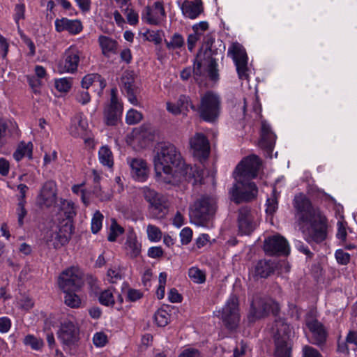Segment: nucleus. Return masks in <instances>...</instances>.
<instances>
[{
  "mask_svg": "<svg viewBox=\"0 0 357 357\" xmlns=\"http://www.w3.org/2000/svg\"><path fill=\"white\" fill-rule=\"evenodd\" d=\"M72 86V80L70 78H61L55 81V87L60 92L66 93L69 91Z\"/></svg>",
  "mask_w": 357,
  "mask_h": 357,
  "instance_id": "49",
  "label": "nucleus"
},
{
  "mask_svg": "<svg viewBox=\"0 0 357 357\" xmlns=\"http://www.w3.org/2000/svg\"><path fill=\"white\" fill-rule=\"evenodd\" d=\"M228 54L234 61L239 79H248V56L243 47L238 43H234L228 49Z\"/></svg>",
  "mask_w": 357,
  "mask_h": 357,
  "instance_id": "13",
  "label": "nucleus"
},
{
  "mask_svg": "<svg viewBox=\"0 0 357 357\" xmlns=\"http://www.w3.org/2000/svg\"><path fill=\"white\" fill-rule=\"evenodd\" d=\"M26 203L18 202L16 208V214L17 217V222L20 227L24 225V219L27 215V211L25 208Z\"/></svg>",
  "mask_w": 357,
  "mask_h": 357,
  "instance_id": "51",
  "label": "nucleus"
},
{
  "mask_svg": "<svg viewBox=\"0 0 357 357\" xmlns=\"http://www.w3.org/2000/svg\"><path fill=\"white\" fill-rule=\"evenodd\" d=\"M146 37L147 40L155 45H160L162 40L161 33L158 31H149L146 33Z\"/></svg>",
  "mask_w": 357,
  "mask_h": 357,
  "instance_id": "54",
  "label": "nucleus"
},
{
  "mask_svg": "<svg viewBox=\"0 0 357 357\" xmlns=\"http://www.w3.org/2000/svg\"><path fill=\"white\" fill-rule=\"evenodd\" d=\"M142 119V114L134 109H130L126 114V121L129 125L138 123Z\"/></svg>",
  "mask_w": 357,
  "mask_h": 357,
  "instance_id": "48",
  "label": "nucleus"
},
{
  "mask_svg": "<svg viewBox=\"0 0 357 357\" xmlns=\"http://www.w3.org/2000/svg\"><path fill=\"white\" fill-rule=\"evenodd\" d=\"M122 279L121 270L117 266H113L108 269L106 275V280L109 283L114 284Z\"/></svg>",
  "mask_w": 357,
  "mask_h": 357,
  "instance_id": "41",
  "label": "nucleus"
},
{
  "mask_svg": "<svg viewBox=\"0 0 357 357\" xmlns=\"http://www.w3.org/2000/svg\"><path fill=\"white\" fill-rule=\"evenodd\" d=\"M206 68L208 76L212 80H217L218 74L216 69L215 61L212 58L211 50L208 45L202 47L197 54L194 66V74L198 75L202 73V69Z\"/></svg>",
  "mask_w": 357,
  "mask_h": 357,
  "instance_id": "9",
  "label": "nucleus"
},
{
  "mask_svg": "<svg viewBox=\"0 0 357 357\" xmlns=\"http://www.w3.org/2000/svg\"><path fill=\"white\" fill-rule=\"evenodd\" d=\"M107 342V335L104 332H97L93 335V342L96 347H103Z\"/></svg>",
  "mask_w": 357,
  "mask_h": 357,
  "instance_id": "50",
  "label": "nucleus"
},
{
  "mask_svg": "<svg viewBox=\"0 0 357 357\" xmlns=\"http://www.w3.org/2000/svg\"><path fill=\"white\" fill-rule=\"evenodd\" d=\"M189 278L195 283L202 284L206 280L205 273L197 267H192L188 271Z\"/></svg>",
  "mask_w": 357,
  "mask_h": 357,
  "instance_id": "42",
  "label": "nucleus"
},
{
  "mask_svg": "<svg viewBox=\"0 0 357 357\" xmlns=\"http://www.w3.org/2000/svg\"><path fill=\"white\" fill-rule=\"evenodd\" d=\"M178 357H200L199 353L195 349H187L184 350Z\"/></svg>",
  "mask_w": 357,
  "mask_h": 357,
  "instance_id": "64",
  "label": "nucleus"
},
{
  "mask_svg": "<svg viewBox=\"0 0 357 357\" xmlns=\"http://www.w3.org/2000/svg\"><path fill=\"white\" fill-rule=\"evenodd\" d=\"M117 89L111 90L110 102L104 110V120L107 125L114 126L120 120L123 112V105L116 96Z\"/></svg>",
  "mask_w": 357,
  "mask_h": 357,
  "instance_id": "15",
  "label": "nucleus"
},
{
  "mask_svg": "<svg viewBox=\"0 0 357 357\" xmlns=\"http://www.w3.org/2000/svg\"><path fill=\"white\" fill-rule=\"evenodd\" d=\"M189 108L196 110V107L192 102L190 97L185 95H181L176 102L169 101L166 102V109L167 112L175 116L179 114L187 116Z\"/></svg>",
  "mask_w": 357,
  "mask_h": 357,
  "instance_id": "21",
  "label": "nucleus"
},
{
  "mask_svg": "<svg viewBox=\"0 0 357 357\" xmlns=\"http://www.w3.org/2000/svg\"><path fill=\"white\" fill-rule=\"evenodd\" d=\"M255 217L251 211L245 208H241L238 211V231L242 235H248L256 227Z\"/></svg>",
  "mask_w": 357,
  "mask_h": 357,
  "instance_id": "22",
  "label": "nucleus"
},
{
  "mask_svg": "<svg viewBox=\"0 0 357 357\" xmlns=\"http://www.w3.org/2000/svg\"><path fill=\"white\" fill-rule=\"evenodd\" d=\"M166 45L169 50H175L181 47L184 44V39L179 33H174L171 38L170 41H165Z\"/></svg>",
  "mask_w": 357,
  "mask_h": 357,
  "instance_id": "44",
  "label": "nucleus"
},
{
  "mask_svg": "<svg viewBox=\"0 0 357 357\" xmlns=\"http://www.w3.org/2000/svg\"><path fill=\"white\" fill-rule=\"evenodd\" d=\"M279 310V304L273 299L257 295L252 301L248 319L250 322H254L270 312L276 314Z\"/></svg>",
  "mask_w": 357,
  "mask_h": 357,
  "instance_id": "7",
  "label": "nucleus"
},
{
  "mask_svg": "<svg viewBox=\"0 0 357 357\" xmlns=\"http://www.w3.org/2000/svg\"><path fill=\"white\" fill-rule=\"evenodd\" d=\"M218 313L220 314V318L227 328H235L240 321L238 298L235 295H231Z\"/></svg>",
  "mask_w": 357,
  "mask_h": 357,
  "instance_id": "12",
  "label": "nucleus"
},
{
  "mask_svg": "<svg viewBox=\"0 0 357 357\" xmlns=\"http://www.w3.org/2000/svg\"><path fill=\"white\" fill-rule=\"evenodd\" d=\"M293 204L299 222L310 225L303 231L305 240L310 244L323 241L326 236V220L320 211L303 193L295 195Z\"/></svg>",
  "mask_w": 357,
  "mask_h": 357,
  "instance_id": "2",
  "label": "nucleus"
},
{
  "mask_svg": "<svg viewBox=\"0 0 357 357\" xmlns=\"http://www.w3.org/2000/svg\"><path fill=\"white\" fill-rule=\"evenodd\" d=\"M25 6L24 3H17L15 7L14 20L18 27L19 21L24 18Z\"/></svg>",
  "mask_w": 357,
  "mask_h": 357,
  "instance_id": "53",
  "label": "nucleus"
},
{
  "mask_svg": "<svg viewBox=\"0 0 357 357\" xmlns=\"http://www.w3.org/2000/svg\"><path fill=\"white\" fill-rule=\"evenodd\" d=\"M127 162L130 169V174L135 180L139 182L146 181L149 168L144 160L138 158H129L127 159Z\"/></svg>",
  "mask_w": 357,
  "mask_h": 357,
  "instance_id": "20",
  "label": "nucleus"
},
{
  "mask_svg": "<svg viewBox=\"0 0 357 357\" xmlns=\"http://www.w3.org/2000/svg\"><path fill=\"white\" fill-rule=\"evenodd\" d=\"M275 263L271 261L260 260L251 271V275L255 278H267L274 271Z\"/></svg>",
  "mask_w": 357,
  "mask_h": 357,
  "instance_id": "26",
  "label": "nucleus"
},
{
  "mask_svg": "<svg viewBox=\"0 0 357 357\" xmlns=\"http://www.w3.org/2000/svg\"><path fill=\"white\" fill-rule=\"evenodd\" d=\"M149 204V210L153 218H161L165 215L166 211V203L165 198L162 195L151 202Z\"/></svg>",
  "mask_w": 357,
  "mask_h": 357,
  "instance_id": "32",
  "label": "nucleus"
},
{
  "mask_svg": "<svg viewBox=\"0 0 357 357\" xmlns=\"http://www.w3.org/2000/svg\"><path fill=\"white\" fill-rule=\"evenodd\" d=\"M11 327L10 319L6 317L0 318V333H7Z\"/></svg>",
  "mask_w": 357,
  "mask_h": 357,
  "instance_id": "61",
  "label": "nucleus"
},
{
  "mask_svg": "<svg viewBox=\"0 0 357 357\" xmlns=\"http://www.w3.org/2000/svg\"><path fill=\"white\" fill-rule=\"evenodd\" d=\"M103 215L99 211H96L91 219V231L93 234L98 233L102 228Z\"/></svg>",
  "mask_w": 357,
  "mask_h": 357,
  "instance_id": "43",
  "label": "nucleus"
},
{
  "mask_svg": "<svg viewBox=\"0 0 357 357\" xmlns=\"http://www.w3.org/2000/svg\"><path fill=\"white\" fill-rule=\"evenodd\" d=\"M123 13L126 15L127 21L130 25H136L138 23V14L132 9L126 8L123 10Z\"/></svg>",
  "mask_w": 357,
  "mask_h": 357,
  "instance_id": "55",
  "label": "nucleus"
},
{
  "mask_svg": "<svg viewBox=\"0 0 357 357\" xmlns=\"http://www.w3.org/2000/svg\"><path fill=\"white\" fill-rule=\"evenodd\" d=\"M82 86L83 89H88L90 86H93L98 89V94L100 95L102 90L106 86L105 80L98 73H91L85 75L82 79Z\"/></svg>",
  "mask_w": 357,
  "mask_h": 357,
  "instance_id": "25",
  "label": "nucleus"
},
{
  "mask_svg": "<svg viewBox=\"0 0 357 357\" xmlns=\"http://www.w3.org/2000/svg\"><path fill=\"white\" fill-rule=\"evenodd\" d=\"M153 165L156 181L160 184L176 185L183 178L201 183L204 178V170L200 167L186 165L176 147L170 143L158 145Z\"/></svg>",
  "mask_w": 357,
  "mask_h": 357,
  "instance_id": "1",
  "label": "nucleus"
},
{
  "mask_svg": "<svg viewBox=\"0 0 357 357\" xmlns=\"http://www.w3.org/2000/svg\"><path fill=\"white\" fill-rule=\"evenodd\" d=\"M264 251L270 255H287L290 249L287 241L282 236L275 234L265 239Z\"/></svg>",
  "mask_w": 357,
  "mask_h": 357,
  "instance_id": "17",
  "label": "nucleus"
},
{
  "mask_svg": "<svg viewBox=\"0 0 357 357\" xmlns=\"http://www.w3.org/2000/svg\"><path fill=\"white\" fill-rule=\"evenodd\" d=\"M82 56V52L75 45H70L63 54L61 59L57 64V70L59 73H74Z\"/></svg>",
  "mask_w": 357,
  "mask_h": 357,
  "instance_id": "10",
  "label": "nucleus"
},
{
  "mask_svg": "<svg viewBox=\"0 0 357 357\" xmlns=\"http://www.w3.org/2000/svg\"><path fill=\"white\" fill-rule=\"evenodd\" d=\"M168 299L171 303H179L182 297L176 289L172 288L168 292Z\"/></svg>",
  "mask_w": 357,
  "mask_h": 357,
  "instance_id": "62",
  "label": "nucleus"
},
{
  "mask_svg": "<svg viewBox=\"0 0 357 357\" xmlns=\"http://www.w3.org/2000/svg\"><path fill=\"white\" fill-rule=\"evenodd\" d=\"M72 233V225L66 222L61 227L54 226L47 230L44 238L48 244L52 245L54 248H59L68 242Z\"/></svg>",
  "mask_w": 357,
  "mask_h": 357,
  "instance_id": "11",
  "label": "nucleus"
},
{
  "mask_svg": "<svg viewBox=\"0 0 357 357\" xmlns=\"http://www.w3.org/2000/svg\"><path fill=\"white\" fill-rule=\"evenodd\" d=\"M142 19L151 25H160L166 20L164 3L157 1L152 6H146L142 13Z\"/></svg>",
  "mask_w": 357,
  "mask_h": 357,
  "instance_id": "16",
  "label": "nucleus"
},
{
  "mask_svg": "<svg viewBox=\"0 0 357 357\" xmlns=\"http://www.w3.org/2000/svg\"><path fill=\"white\" fill-rule=\"evenodd\" d=\"M180 8L183 15L191 20L197 18L204 12L202 0H185Z\"/></svg>",
  "mask_w": 357,
  "mask_h": 357,
  "instance_id": "23",
  "label": "nucleus"
},
{
  "mask_svg": "<svg viewBox=\"0 0 357 357\" xmlns=\"http://www.w3.org/2000/svg\"><path fill=\"white\" fill-rule=\"evenodd\" d=\"M192 231L189 227L183 228L180 232L181 241L183 245L188 244L192 239Z\"/></svg>",
  "mask_w": 357,
  "mask_h": 357,
  "instance_id": "56",
  "label": "nucleus"
},
{
  "mask_svg": "<svg viewBox=\"0 0 357 357\" xmlns=\"http://www.w3.org/2000/svg\"><path fill=\"white\" fill-rule=\"evenodd\" d=\"M278 197L279 194L276 192L275 188L273 189L272 195L266 200V213L272 216L278 210Z\"/></svg>",
  "mask_w": 357,
  "mask_h": 357,
  "instance_id": "37",
  "label": "nucleus"
},
{
  "mask_svg": "<svg viewBox=\"0 0 357 357\" xmlns=\"http://www.w3.org/2000/svg\"><path fill=\"white\" fill-rule=\"evenodd\" d=\"M99 162L105 167L112 168L114 165V157L111 149L107 146H102L98 151Z\"/></svg>",
  "mask_w": 357,
  "mask_h": 357,
  "instance_id": "34",
  "label": "nucleus"
},
{
  "mask_svg": "<svg viewBox=\"0 0 357 357\" xmlns=\"http://www.w3.org/2000/svg\"><path fill=\"white\" fill-rule=\"evenodd\" d=\"M76 100L82 104L86 105L91 100V96L87 91H78L75 95Z\"/></svg>",
  "mask_w": 357,
  "mask_h": 357,
  "instance_id": "57",
  "label": "nucleus"
},
{
  "mask_svg": "<svg viewBox=\"0 0 357 357\" xmlns=\"http://www.w3.org/2000/svg\"><path fill=\"white\" fill-rule=\"evenodd\" d=\"M56 31L62 32L63 31H68L72 35H76L82 31L83 26L82 22L79 20H69L63 17L56 19L54 22Z\"/></svg>",
  "mask_w": 357,
  "mask_h": 357,
  "instance_id": "24",
  "label": "nucleus"
},
{
  "mask_svg": "<svg viewBox=\"0 0 357 357\" xmlns=\"http://www.w3.org/2000/svg\"><path fill=\"white\" fill-rule=\"evenodd\" d=\"M124 231L123 228L118 225L116 222L113 220L110 227V233L108 235V241L113 242L115 241L116 238L122 234Z\"/></svg>",
  "mask_w": 357,
  "mask_h": 357,
  "instance_id": "47",
  "label": "nucleus"
},
{
  "mask_svg": "<svg viewBox=\"0 0 357 357\" xmlns=\"http://www.w3.org/2000/svg\"><path fill=\"white\" fill-rule=\"evenodd\" d=\"M61 210L68 218H72L75 215V205L70 201H61Z\"/></svg>",
  "mask_w": 357,
  "mask_h": 357,
  "instance_id": "52",
  "label": "nucleus"
},
{
  "mask_svg": "<svg viewBox=\"0 0 357 357\" xmlns=\"http://www.w3.org/2000/svg\"><path fill=\"white\" fill-rule=\"evenodd\" d=\"M126 254L132 258L137 257L141 252V244L138 242L136 235L133 232L128 234L124 245Z\"/></svg>",
  "mask_w": 357,
  "mask_h": 357,
  "instance_id": "30",
  "label": "nucleus"
},
{
  "mask_svg": "<svg viewBox=\"0 0 357 357\" xmlns=\"http://www.w3.org/2000/svg\"><path fill=\"white\" fill-rule=\"evenodd\" d=\"M217 209L216 199L213 197L203 196L190 206V218L197 226H205L214 215Z\"/></svg>",
  "mask_w": 357,
  "mask_h": 357,
  "instance_id": "4",
  "label": "nucleus"
},
{
  "mask_svg": "<svg viewBox=\"0 0 357 357\" xmlns=\"http://www.w3.org/2000/svg\"><path fill=\"white\" fill-rule=\"evenodd\" d=\"M88 129V123L85 118L81 115L75 116L70 126V133L75 137H84Z\"/></svg>",
  "mask_w": 357,
  "mask_h": 357,
  "instance_id": "27",
  "label": "nucleus"
},
{
  "mask_svg": "<svg viewBox=\"0 0 357 357\" xmlns=\"http://www.w3.org/2000/svg\"><path fill=\"white\" fill-rule=\"evenodd\" d=\"M167 274L165 272H161L158 278V287L156 291V296L158 299H162L165 296V286L167 282Z\"/></svg>",
  "mask_w": 357,
  "mask_h": 357,
  "instance_id": "45",
  "label": "nucleus"
},
{
  "mask_svg": "<svg viewBox=\"0 0 357 357\" xmlns=\"http://www.w3.org/2000/svg\"><path fill=\"white\" fill-rule=\"evenodd\" d=\"M303 351V357H321V354L317 350L309 346L304 347Z\"/></svg>",
  "mask_w": 357,
  "mask_h": 357,
  "instance_id": "63",
  "label": "nucleus"
},
{
  "mask_svg": "<svg viewBox=\"0 0 357 357\" xmlns=\"http://www.w3.org/2000/svg\"><path fill=\"white\" fill-rule=\"evenodd\" d=\"M201 33H196L194 31L188 36L187 40L188 48L189 51L192 52L195 47V45L200 38Z\"/></svg>",
  "mask_w": 357,
  "mask_h": 357,
  "instance_id": "60",
  "label": "nucleus"
},
{
  "mask_svg": "<svg viewBox=\"0 0 357 357\" xmlns=\"http://www.w3.org/2000/svg\"><path fill=\"white\" fill-rule=\"evenodd\" d=\"M33 144L31 142L24 143L21 142L16 151L13 153V158L16 161H20L24 157H28L29 159L32 158Z\"/></svg>",
  "mask_w": 357,
  "mask_h": 357,
  "instance_id": "33",
  "label": "nucleus"
},
{
  "mask_svg": "<svg viewBox=\"0 0 357 357\" xmlns=\"http://www.w3.org/2000/svg\"><path fill=\"white\" fill-rule=\"evenodd\" d=\"M220 111L221 98L218 94L207 91L201 97L199 113L204 121H215L220 116Z\"/></svg>",
  "mask_w": 357,
  "mask_h": 357,
  "instance_id": "6",
  "label": "nucleus"
},
{
  "mask_svg": "<svg viewBox=\"0 0 357 357\" xmlns=\"http://www.w3.org/2000/svg\"><path fill=\"white\" fill-rule=\"evenodd\" d=\"M76 291L77 290H70L63 291L66 294L64 302L68 306L72 308H77L82 306L81 298L74 292Z\"/></svg>",
  "mask_w": 357,
  "mask_h": 357,
  "instance_id": "36",
  "label": "nucleus"
},
{
  "mask_svg": "<svg viewBox=\"0 0 357 357\" xmlns=\"http://www.w3.org/2000/svg\"><path fill=\"white\" fill-rule=\"evenodd\" d=\"M153 318L155 324L158 326L164 327L168 324L170 315L165 310L159 309L154 314Z\"/></svg>",
  "mask_w": 357,
  "mask_h": 357,
  "instance_id": "40",
  "label": "nucleus"
},
{
  "mask_svg": "<svg viewBox=\"0 0 357 357\" xmlns=\"http://www.w3.org/2000/svg\"><path fill=\"white\" fill-rule=\"evenodd\" d=\"M98 40L101 48L102 53L105 56H110L112 54L116 53L118 43L114 39L101 35L99 36Z\"/></svg>",
  "mask_w": 357,
  "mask_h": 357,
  "instance_id": "31",
  "label": "nucleus"
},
{
  "mask_svg": "<svg viewBox=\"0 0 357 357\" xmlns=\"http://www.w3.org/2000/svg\"><path fill=\"white\" fill-rule=\"evenodd\" d=\"M307 325L312 333L313 343L322 344L326 338V333L323 325L317 320L309 321Z\"/></svg>",
  "mask_w": 357,
  "mask_h": 357,
  "instance_id": "29",
  "label": "nucleus"
},
{
  "mask_svg": "<svg viewBox=\"0 0 357 357\" xmlns=\"http://www.w3.org/2000/svg\"><path fill=\"white\" fill-rule=\"evenodd\" d=\"M56 199V186L52 181H47L37 197V203L40 207L49 208L53 206Z\"/></svg>",
  "mask_w": 357,
  "mask_h": 357,
  "instance_id": "19",
  "label": "nucleus"
},
{
  "mask_svg": "<svg viewBox=\"0 0 357 357\" xmlns=\"http://www.w3.org/2000/svg\"><path fill=\"white\" fill-rule=\"evenodd\" d=\"M57 337L64 351L75 349L80 339L79 328L71 321H64L57 331Z\"/></svg>",
  "mask_w": 357,
  "mask_h": 357,
  "instance_id": "8",
  "label": "nucleus"
},
{
  "mask_svg": "<svg viewBox=\"0 0 357 357\" xmlns=\"http://www.w3.org/2000/svg\"><path fill=\"white\" fill-rule=\"evenodd\" d=\"M112 289H108L102 291L99 296V302L107 307L115 306V298Z\"/></svg>",
  "mask_w": 357,
  "mask_h": 357,
  "instance_id": "39",
  "label": "nucleus"
},
{
  "mask_svg": "<svg viewBox=\"0 0 357 357\" xmlns=\"http://www.w3.org/2000/svg\"><path fill=\"white\" fill-rule=\"evenodd\" d=\"M261 165L260 159L252 155L245 158L237 165L234 173L236 183L229 192L235 202L250 201L257 197L258 189L251 180L257 177Z\"/></svg>",
  "mask_w": 357,
  "mask_h": 357,
  "instance_id": "3",
  "label": "nucleus"
},
{
  "mask_svg": "<svg viewBox=\"0 0 357 357\" xmlns=\"http://www.w3.org/2000/svg\"><path fill=\"white\" fill-rule=\"evenodd\" d=\"M58 283L63 291L79 290L84 284L82 273L77 267H70L62 272Z\"/></svg>",
  "mask_w": 357,
  "mask_h": 357,
  "instance_id": "14",
  "label": "nucleus"
},
{
  "mask_svg": "<svg viewBox=\"0 0 357 357\" xmlns=\"http://www.w3.org/2000/svg\"><path fill=\"white\" fill-rule=\"evenodd\" d=\"M122 91L128 92L131 91H137V86L135 83V75L132 72L126 71L121 77Z\"/></svg>",
  "mask_w": 357,
  "mask_h": 357,
  "instance_id": "35",
  "label": "nucleus"
},
{
  "mask_svg": "<svg viewBox=\"0 0 357 357\" xmlns=\"http://www.w3.org/2000/svg\"><path fill=\"white\" fill-rule=\"evenodd\" d=\"M275 140V135L271 131L270 126L266 123H261V139L259 145L268 151H272Z\"/></svg>",
  "mask_w": 357,
  "mask_h": 357,
  "instance_id": "28",
  "label": "nucleus"
},
{
  "mask_svg": "<svg viewBox=\"0 0 357 357\" xmlns=\"http://www.w3.org/2000/svg\"><path fill=\"white\" fill-rule=\"evenodd\" d=\"M23 343L26 346L30 347L32 349L36 351H40L44 346V342L43 339L38 338L33 335H27L23 340Z\"/></svg>",
  "mask_w": 357,
  "mask_h": 357,
  "instance_id": "38",
  "label": "nucleus"
},
{
  "mask_svg": "<svg viewBox=\"0 0 357 357\" xmlns=\"http://www.w3.org/2000/svg\"><path fill=\"white\" fill-rule=\"evenodd\" d=\"M190 149L193 156L200 162L205 160L210 153V144L206 136L196 133L190 140Z\"/></svg>",
  "mask_w": 357,
  "mask_h": 357,
  "instance_id": "18",
  "label": "nucleus"
},
{
  "mask_svg": "<svg viewBox=\"0 0 357 357\" xmlns=\"http://www.w3.org/2000/svg\"><path fill=\"white\" fill-rule=\"evenodd\" d=\"M148 238L152 242H158L162 238L160 229L155 225H149L146 229Z\"/></svg>",
  "mask_w": 357,
  "mask_h": 357,
  "instance_id": "46",
  "label": "nucleus"
},
{
  "mask_svg": "<svg viewBox=\"0 0 357 357\" xmlns=\"http://www.w3.org/2000/svg\"><path fill=\"white\" fill-rule=\"evenodd\" d=\"M335 258L338 263L341 264H347L350 259V255L342 250H337L335 252Z\"/></svg>",
  "mask_w": 357,
  "mask_h": 357,
  "instance_id": "59",
  "label": "nucleus"
},
{
  "mask_svg": "<svg viewBox=\"0 0 357 357\" xmlns=\"http://www.w3.org/2000/svg\"><path fill=\"white\" fill-rule=\"evenodd\" d=\"M142 192L144 196L145 199L150 203L154 199H157L160 196L158 193H157L155 190L149 188V187H144L142 188Z\"/></svg>",
  "mask_w": 357,
  "mask_h": 357,
  "instance_id": "58",
  "label": "nucleus"
},
{
  "mask_svg": "<svg viewBox=\"0 0 357 357\" xmlns=\"http://www.w3.org/2000/svg\"><path fill=\"white\" fill-rule=\"evenodd\" d=\"M272 333L275 342L276 357H291L290 338L292 335V331L284 319L275 320L273 327Z\"/></svg>",
  "mask_w": 357,
  "mask_h": 357,
  "instance_id": "5",
  "label": "nucleus"
}]
</instances>
